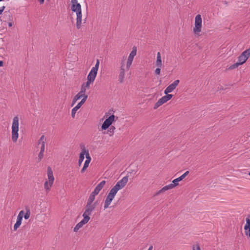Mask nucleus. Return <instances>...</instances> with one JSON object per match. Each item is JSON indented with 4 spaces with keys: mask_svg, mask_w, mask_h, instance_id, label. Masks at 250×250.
Wrapping results in <instances>:
<instances>
[{
    "mask_svg": "<svg viewBox=\"0 0 250 250\" xmlns=\"http://www.w3.org/2000/svg\"><path fill=\"white\" fill-rule=\"evenodd\" d=\"M5 6H2L1 7H0V15L2 13V12L4 11V9H5Z\"/></svg>",
    "mask_w": 250,
    "mask_h": 250,
    "instance_id": "nucleus-36",
    "label": "nucleus"
},
{
    "mask_svg": "<svg viewBox=\"0 0 250 250\" xmlns=\"http://www.w3.org/2000/svg\"><path fill=\"white\" fill-rule=\"evenodd\" d=\"M83 104V101H81L79 102L77 105L75 106L71 110V116L72 118H74L75 117V114L77 110L82 106Z\"/></svg>",
    "mask_w": 250,
    "mask_h": 250,
    "instance_id": "nucleus-18",
    "label": "nucleus"
},
{
    "mask_svg": "<svg viewBox=\"0 0 250 250\" xmlns=\"http://www.w3.org/2000/svg\"><path fill=\"white\" fill-rule=\"evenodd\" d=\"M3 65V62L0 61V66H2Z\"/></svg>",
    "mask_w": 250,
    "mask_h": 250,
    "instance_id": "nucleus-40",
    "label": "nucleus"
},
{
    "mask_svg": "<svg viewBox=\"0 0 250 250\" xmlns=\"http://www.w3.org/2000/svg\"><path fill=\"white\" fill-rule=\"evenodd\" d=\"M19 117L15 116L12 120L11 126V140L14 143L17 141L19 138Z\"/></svg>",
    "mask_w": 250,
    "mask_h": 250,
    "instance_id": "nucleus-4",
    "label": "nucleus"
},
{
    "mask_svg": "<svg viewBox=\"0 0 250 250\" xmlns=\"http://www.w3.org/2000/svg\"><path fill=\"white\" fill-rule=\"evenodd\" d=\"M115 127L111 125L109 127V129H108L107 133L110 136H111L113 135L115 130Z\"/></svg>",
    "mask_w": 250,
    "mask_h": 250,
    "instance_id": "nucleus-25",
    "label": "nucleus"
},
{
    "mask_svg": "<svg viewBox=\"0 0 250 250\" xmlns=\"http://www.w3.org/2000/svg\"><path fill=\"white\" fill-rule=\"evenodd\" d=\"M128 180V178L127 176L124 177L122 179L118 181L116 185L110 189L104 202V209L109 207L118 191L125 186Z\"/></svg>",
    "mask_w": 250,
    "mask_h": 250,
    "instance_id": "nucleus-2",
    "label": "nucleus"
},
{
    "mask_svg": "<svg viewBox=\"0 0 250 250\" xmlns=\"http://www.w3.org/2000/svg\"><path fill=\"white\" fill-rule=\"evenodd\" d=\"M137 49L136 46H133L132 51L129 53L126 60L123 58L120 63V72L118 81L120 83H123L124 81L125 72L130 69L133 59L137 54Z\"/></svg>",
    "mask_w": 250,
    "mask_h": 250,
    "instance_id": "nucleus-1",
    "label": "nucleus"
},
{
    "mask_svg": "<svg viewBox=\"0 0 250 250\" xmlns=\"http://www.w3.org/2000/svg\"><path fill=\"white\" fill-rule=\"evenodd\" d=\"M83 226V225L81 222H80L74 228V231L76 232H77Z\"/></svg>",
    "mask_w": 250,
    "mask_h": 250,
    "instance_id": "nucleus-26",
    "label": "nucleus"
},
{
    "mask_svg": "<svg viewBox=\"0 0 250 250\" xmlns=\"http://www.w3.org/2000/svg\"><path fill=\"white\" fill-rule=\"evenodd\" d=\"M90 87V84L87 85V83H84L82 84L81 88V90L79 92H81L83 94H85V92L87 89H88Z\"/></svg>",
    "mask_w": 250,
    "mask_h": 250,
    "instance_id": "nucleus-23",
    "label": "nucleus"
},
{
    "mask_svg": "<svg viewBox=\"0 0 250 250\" xmlns=\"http://www.w3.org/2000/svg\"><path fill=\"white\" fill-rule=\"evenodd\" d=\"M250 56V53L248 50H245L238 57V62L231 66L234 68L244 63Z\"/></svg>",
    "mask_w": 250,
    "mask_h": 250,
    "instance_id": "nucleus-7",
    "label": "nucleus"
},
{
    "mask_svg": "<svg viewBox=\"0 0 250 250\" xmlns=\"http://www.w3.org/2000/svg\"><path fill=\"white\" fill-rule=\"evenodd\" d=\"M87 95L85 94H83L81 92H79L78 94H77L74 97L71 106H73L74 104L76 103V102L82 99V100L81 101H83V104L85 103L86 100L87 99Z\"/></svg>",
    "mask_w": 250,
    "mask_h": 250,
    "instance_id": "nucleus-10",
    "label": "nucleus"
},
{
    "mask_svg": "<svg viewBox=\"0 0 250 250\" xmlns=\"http://www.w3.org/2000/svg\"><path fill=\"white\" fill-rule=\"evenodd\" d=\"M47 177L48 180L44 183V188L47 193L50 191L54 181L53 171L51 168L49 167L47 168Z\"/></svg>",
    "mask_w": 250,
    "mask_h": 250,
    "instance_id": "nucleus-5",
    "label": "nucleus"
},
{
    "mask_svg": "<svg viewBox=\"0 0 250 250\" xmlns=\"http://www.w3.org/2000/svg\"><path fill=\"white\" fill-rule=\"evenodd\" d=\"M86 153V149L85 148V147H83L82 149L81 152L80 154L79 161H78V164L79 166H80L82 162H83L84 159V155Z\"/></svg>",
    "mask_w": 250,
    "mask_h": 250,
    "instance_id": "nucleus-19",
    "label": "nucleus"
},
{
    "mask_svg": "<svg viewBox=\"0 0 250 250\" xmlns=\"http://www.w3.org/2000/svg\"><path fill=\"white\" fill-rule=\"evenodd\" d=\"M90 215L83 213V219L80 221L83 225L86 224L90 220Z\"/></svg>",
    "mask_w": 250,
    "mask_h": 250,
    "instance_id": "nucleus-22",
    "label": "nucleus"
},
{
    "mask_svg": "<svg viewBox=\"0 0 250 250\" xmlns=\"http://www.w3.org/2000/svg\"><path fill=\"white\" fill-rule=\"evenodd\" d=\"M71 9L73 12L76 13V27L78 29L81 28L82 23V13L81 4L78 2V0H71Z\"/></svg>",
    "mask_w": 250,
    "mask_h": 250,
    "instance_id": "nucleus-3",
    "label": "nucleus"
},
{
    "mask_svg": "<svg viewBox=\"0 0 250 250\" xmlns=\"http://www.w3.org/2000/svg\"><path fill=\"white\" fill-rule=\"evenodd\" d=\"M85 158H86V160L85 161H87V162H88L89 163H90L91 161V157L89 155V151L88 150H86V154H85Z\"/></svg>",
    "mask_w": 250,
    "mask_h": 250,
    "instance_id": "nucleus-31",
    "label": "nucleus"
},
{
    "mask_svg": "<svg viewBox=\"0 0 250 250\" xmlns=\"http://www.w3.org/2000/svg\"><path fill=\"white\" fill-rule=\"evenodd\" d=\"M168 101L167 99V98L166 95L162 97L161 98H160L157 103L155 104L154 108L155 109L158 108L160 106L162 105L163 104L166 103Z\"/></svg>",
    "mask_w": 250,
    "mask_h": 250,
    "instance_id": "nucleus-16",
    "label": "nucleus"
},
{
    "mask_svg": "<svg viewBox=\"0 0 250 250\" xmlns=\"http://www.w3.org/2000/svg\"><path fill=\"white\" fill-rule=\"evenodd\" d=\"M189 173L188 171H186L183 174H182L181 176H180L179 178L180 180V181L184 179Z\"/></svg>",
    "mask_w": 250,
    "mask_h": 250,
    "instance_id": "nucleus-32",
    "label": "nucleus"
},
{
    "mask_svg": "<svg viewBox=\"0 0 250 250\" xmlns=\"http://www.w3.org/2000/svg\"><path fill=\"white\" fill-rule=\"evenodd\" d=\"M30 216V211L29 208H26V213L23 214V217L25 219H28Z\"/></svg>",
    "mask_w": 250,
    "mask_h": 250,
    "instance_id": "nucleus-27",
    "label": "nucleus"
},
{
    "mask_svg": "<svg viewBox=\"0 0 250 250\" xmlns=\"http://www.w3.org/2000/svg\"><path fill=\"white\" fill-rule=\"evenodd\" d=\"M23 214L24 211L23 210H21L20 211L17 216V221L14 226L13 229L14 231H16L18 229V228L21 226Z\"/></svg>",
    "mask_w": 250,
    "mask_h": 250,
    "instance_id": "nucleus-12",
    "label": "nucleus"
},
{
    "mask_svg": "<svg viewBox=\"0 0 250 250\" xmlns=\"http://www.w3.org/2000/svg\"><path fill=\"white\" fill-rule=\"evenodd\" d=\"M166 95V96L167 98V99L168 101L170 100L173 96L172 95H171V94H167Z\"/></svg>",
    "mask_w": 250,
    "mask_h": 250,
    "instance_id": "nucleus-35",
    "label": "nucleus"
},
{
    "mask_svg": "<svg viewBox=\"0 0 250 250\" xmlns=\"http://www.w3.org/2000/svg\"><path fill=\"white\" fill-rule=\"evenodd\" d=\"M99 64L100 61L98 59H97L95 66L92 68L87 76V81L86 82L87 85L88 84V83L90 84L91 83H92L94 82L97 74Z\"/></svg>",
    "mask_w": 250,
    "mask_h": 250,
    "instance_id": "nucleus-6",
    "label": "nucleus"
},
{
    "mask_svg": "<svg viewBox=\"0 0 250 250\" xmlns=\"http://www.w3.org/2000/svg\"><path fill=\"white\" fill-rule=\"evenodd\" d=\"M246 223L244 226L245 234L247 236L250 237V217H248L246 219Z\"/></svg>",
    "mask_w": 250,
    "mask_h": 250,
    "instance_id": "nucleus-15",
    "label": "nucleus"
},
{
    "mask_svg": "<svg viewBox=\"0 0 250 250\" xmlns=\"http://www.w3.org/2000/svg\"><path fill=\"white\" fill-rule=\"evenodd\" d=\"M202 27V19L201 15L198 14L195 18L194 27L193 31L195 34L199 35L201 32Z\"/></svg>",
    "mask_w": 250,
    "mask_h": 250,
    "instance_id": "nucleus-8",
    "label": "nucleus"
},
{
    "mask_svg": "<svg viewBox=\"0 0 250 250\" xmlns=\"http://www.w3.org/2000/svg\"><path fill=\"white\" fill-rule=\"evenodd\" d=\"M45 137L44 135H42L40 138L38 144L41 145V150H42V147H43V150L44 151L45 149Z\"/></svg>",
    "mask_w": 250,
    "mask_h": 250,
    "instance_id": "nucleus-21",
    "label": "nucleus"
},
{
    "mask_svg": "<svg viewBox=\"0 0 250 250\" xmlns=\"http://www.w3.org/2000/svg\"><path fill=\"white\" fill-rule=\"evenodd\" d=\"M161 69V67H157V68H156V69L154 71V73L156 75H160Z\"/></svg>",
    "mask_w": 250,
    "mask_h": 250,
    "instance_id": "nucleus-33",
    "label": "nucleus"
},
{
    "mask_svg": "<svg viewBox=\"0 0 250 250\" xmlns=\"http://www.w3.org/2000/svg\"><path fill=\"white\" fill-rule=\"evenodd\" d=\"M8 26L11 27L13 26V23L12 21H10L8 23Z\"/></svg>",
    "mask_w": 250,
    "mask_h": 250,
    "instance_id": "nucleus-37",
    "label": "nucleus"
},
{
    "mask_svg": "<svg viewBox=\"0 0 250 250\" xmlns=\"http://www.w3.org/2000/svg\"><path fill=\"white\" fill-rule=\"evenodd\" d=\"M155 65L156 67H162L163 65L162 57L160 52H158L157 53L156 60L155 62Z\"/></svg>",
    "mask_w": 250,
    "mask_h": 250,
    "instance_id": "nucleus-17",
    "label": "nucleus"
},
{
    "mask_svg": "<svg viewBox=\"0 0 250 250\" xmlns=\"http://www.w3.org/2000/svg\"><path fill=\"white\" fill-rule=\"evenodd\" d=\"M115 118L117 119L118 118L115 117L114 115H111L106 119L101 126L102 130H105L111 126L112 123L115 121Z\"/></svg>",
    "mask_w": 250,
    "mask_h": 250,
    "instance_id": "nucleus-9",
    "label": "nucleus"
},
{
    "mask_svg": "<svg viewBox=\"0 0 250 250\" xmlns=\"http://www.w3.org/2000/svg\"><path fill=\"white\" fill-rule=\"evenodd\" d=\"M38 1L41 4H42L44 2V0H38Z\"/></svg>",
    "mask_w": 250,
    "mask_h": 250,
    "instance_id": "nucleus-38",
    "label": "nucleus"
},
{
    "mask_svg": "<svg viewBox=\"0 0 250 250\" xmlns=\"http://www.w3.org/2000/svg\"><path fill=\"white\" fill-rule=\"evenodd\" d=\"M247 50L250 53V47L249 49H248Z\"/></svg>",
    "mask_w": 250,
    "mask_h": 250,
    "instance_id": "nucleus-41",
    "label": "nucleus"
},
{
    "mask_svg": "<svg viewBox=\"0 0 250 250\" xmlns=\"http://www.w3.org/2000/svg\"><path fill=\"white\" fill-rule=\"evenodd\" d=\"M43 147H42V150H41L38 155V159L39 161H41L43 157V153L44 151H43Z\"/></svg>",
    "mask_w": 250,
    "mask_h": 250,
    "instance_id": "nucleus-30",
    "label": "nucleus"
},
{
    "mask_svg": "<svg viewBox=\"0 0 250 250\" xmlns=\"http://www.w3.org/2000/svg\"><path fill=\"white\" fill-rule=\"evenodd\" d=\"M249 175L250 176V172L249 173Z\"/></svg>",
    "mask_w": 250,
    "mask_h": 250,
    "instance_id": "nucleus-42",
    "label": "nucleus"
},
{
    "mask_svg": "<svg viewBox=\"0 0 250 250\" xmlns=\"http://www.w3.org/2000/svg\"><path fill=\"white\" fill-rule=\"evenodd\" d=\"M153 250V246H150L147 250Z\"/></svg>",
    "mask_w": 250,
    "mask_h": 250,
    "instance_id": "nucleus-39",
    "label": "nucleus"
},
{
    "mask_svg": "<svg viewBox=\"0 0 250 250\" xmlns=\"http://www.w3.org/2000/svg\"><path fill=\"white\" fill-rule=\"evenodd\" d=\"M173 188V186L171 185V184L165 186L163 188H162L160 190H159L156 194V195H159L161 193L164 192L168 190Z\"/></svg>",
    "mask_w": 250,
    "mask_h": 250,
    "instance_id": "nucleus-20",
    "label": "nucleus"
},
{
    "mask_svg": "<svg viewBox=\"0 0 250 250\" xmlns=\"http://www.w3.org/2000/svg\"><path fill=\"white\" fill-rule=\"evenodd\" d=\"M89 163H90L88 162L85 161V162L84 163V165L83 166V167L82 168V169L81 170V173H83L85 171L86 168L88 167Z\"/></svg>",
    "mask_w": 250,
    "mask_h": 250,
    "instance_id": "nucleus-29",
    "label": "nucleus"
},
{
    "mask_svg": "<svg viewBox=\"0 0 250 250\" xmlns=\"http://www.w3.org/2000/svg\"><path fill=\"white\" fill-rule=\"evenodd\" d=\"M179 80H175L171 84L169 85L165 90L164 93L167 94L172 92L179 83Z\"/></svg>",
    "mask_w": 250,
    "mask_h": 250,
    "instance_id": "nucleus-11",
    "label": "nucleus"
},
{
    "mask_svg": "<svg viewBox=\"0 0 250 250\" xmlns=\"http://www.w3.org/2000/svg\"><path fill=\"white\" fill-rule=\"evenodd\" d=\"M181 181L179 179V177L173 180L172 182V183H171V185L173 186V188H174L176 186H178L179 184V182Z\"/></svg>",
    "mask_w": 250,
    "mask_h": 250,
    "instance_id": "nucleus-28",
    "label": "nucleus"
},
{
    "mask_svg": "<svg viewBox=\"0 0 250 250\" xmlns=\"http://www.w3.org/2000/svg\"><path fill=\"white\" fill-rule=\"evenodd\" d=\"M95 196L96 195H94L91 193L87 199L86 203L94 204L93 201L95 199Z\"/></svg>",
    "mask_w": 250,
    "mask_h": 250,
    "instance_id": "nucleus-24",
    "label": "nucleus"
},
{
    "mask_svg": "<svg viewBox=\"0 0 250 250\" xmlns=\"http://www.w3.org/2000/svg\"><path fill=\"white\" fill-rule=\"evenodd\" d=\"M2 0H0V1H2Z\"/></svg>",
    "mask_w": 250,
    "mask_h": 250,
    "instance_id": "nucleus-43",
    "label": "nucleus"
},
{
    "mask_svg": "<svg viewBox=\"0 0 250 250\" xmlns=\"http://www.w3.org/2000/svg\"><path fill=\"white\" fill-rule=\"evenodd\" d=\"M192 250H201L200 246L198 244H197L192 246Z\"/></svg>",
    "mask_w": 250,
    "mask_h": 250,
    "instance_id": "nucleus-34",
    "label": "nucleus"
},
{
    "mask_svg": "<svg viewBox=\"0 0 250 250\" xmlns=\"http://www.w3.org/2000/svg\"><path fill=\"white\" fill-rule=\"evenodd\" d=\"M96 206V203H94V204L86 203L84 213L90 215L92 211L95 209Z\"/></svg>",
    "mask_w": 250,
    "mask_h": 250,
    "instance_id": "nucleus-13",
    "label": "nucleus"
},
{
    "mask_svg": "<svg viewBox=\"0 0 250 250\" xmlns=\"http://www.w3.org/2000/svg\"><path fill=\"white\" fill-rule=\"evenodd\" d=\"M105 181H102L97 185L94 190L91 192L95 195H97L105 184Z\"/></svg>",
    "mask_w": 250,
    "mask_h": 250,
    "instance_id": "nucleus-14",
    "label": "nucleus"
}]
</instances>
